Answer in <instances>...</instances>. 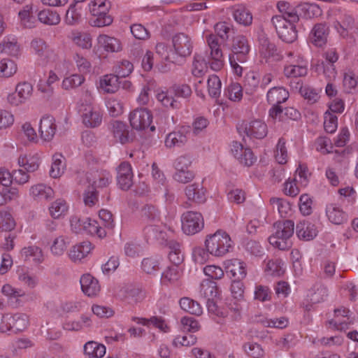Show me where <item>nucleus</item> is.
Returning a JSON list of instances; mask_svg holds the SVG:
<instances>
[{"mask_svg":"<svg viewBox=\"0 0 358 358\" xmlns=\"http://www.w3.org/2000/svg\"><path fill=\"white\" fill-rule=\"evenodd\" d=\"M88 9L94 17L92 26L102 27L113 22L112 17L108 15L110 3L106 0H89Z\"/></svg>","mask_w":358,"mask_h":358,"instance_id":"nucleus-5","label":"nucleus"},{"mask_svg":"<svg viewBox=\"0 0 358 358\" xmlns=\"http://www.w3.org/2000/svg\"><path fill=\"white\" fill-rule=\"evenodd\" d=\"M349 310L346 308H339L334 310V318L329 322L338 330H344L348 327L349 322Z\"/></svg>","mask_w":358,"mask_h":358,"instance_id":"nucleus-36","label":"nucleus"},{"mask_svg":"<svg viewBox=\"0 0 358 358\" xmlns=\"http://www.w3.org/2000/svg\"><path fill=\"white\" fill-rule=\"evenodd\" d=\"M71 43L83 50H90L92 47V36L87 31L73 29L68 35Z\"/></svg>","mask_w":358,"mask_h":358,"instance_id":"nucleus-16","label":"nucleus"},{"mask_svg":"<svg viewBox=\"0 0 358 358\" xmlns=\"http://www.w3.org/2000/svg\"><path fill=\"white\" fill-rule=\"evenodd\" d=\"M84 231L99 238H103L106 236L105 229L101 227L96 220L90 217L84 218Z\"/></svg>","mask_w":358,"mask_h":358,"instance_id":"nucleus-42","label":"nucleus"},{"mask_svg":"<svg viewBox=\"0 0 358 358\" xmlns=\"http://www.w3.org/2000/svg\"><path fill=\"white\" fill-rule=\"evenodd\" d=\"M182 229L187 235L199 232L204 227V220L201 213L196 211H187L181 217Z\"/></svg>","mask_w":358,"mask_h":358,"instance_id":"nucleus-10","label":"nucleus"},{"mask_svg":"<svg viewBox=\"0 0 358 358\" xmlns=\"http://www.w3.org/2000/svg\"><path fill=\"white\" fill-rule=\"evenodd\" d=\"M231 152L238 162L244 166H250L257 161V157L252 150L238 141L232 142Z\"/></svg>","mask_w":358,"mask_h":358,"instance_id":"nucleus-11","label":"nucleus"},{"mask_svg":"<svg viewBox=\"0 0 358 358\" xmlns=\"http://www.w3.org/2000/svg\"><path fill=\"white\" fill-rule=\"evenodd\" d=\"M289 96V92L284 87H273L267 93V101L273 106L280 105L286 101Z\"/></svg>","mask_w":358,"mask_h":358,"instance_id":"nucleus-38","label":"nucleus"},{"mask_svg":"<svg viewBox=\"0 0 358 358\" xmlns=\"http://www.w3.org/2000/svg\"><path fill=\"white\" fill-rule=\"evenodd\" d=\"M187 133V131L181 130L169 133L165 138V146L168 148H173L185 145L188 141Z\"/></svg>","mask_w":358,"mask_h":358,"instance_id":"nucleus-29","label":"nucleus"},{"mask_svg":"<svg viewBox=\"0 0 358 358\" xmlns=\"http://www.w3.org/2000/svg\"><path fill=\"white\" fill-rule=\"evenodd\" d=\"M179 303L183 310L190 314L199 316L203 313L202 307L199 303L191 298L183 297L180 299Z\"/></svg>","mask_w":358,"mask_h":358,"instance_id":"nucleus-47","label":"nucleus"},{"mask_svg":"<svg viewBox=\"0 0 358 358\" xmlns=\"http://www.w3.org/2000/svg\"><path fill=\"white\" fill-rule=\"evenodd\" d=\"M260 87V76L255 72L246 75L245 89L247 94H252Z\"/></svg>","mask_w":358,"mask_h":358,"instance_id":"nucleus-54","label":"nucleus"},{"mask_svg":"<svg viewBox=\"0 0 358 358\" xmlns=\"http://www.w3.org/2000/svg\"><path fill=\"white\" fill-rule=\"evenodd\" d=\"M315 225L308 221H302L296 224V234L300 239L310 241L317 234Z\"/></svg>","mask_w":358,"mask_h":358,"instance_id":"nucleus-30","label":"nucleus"},{"mask_svg":"<svg viewBox=\"0 0 358 358\" xmlns=\"http://www.w3.org/2000/svg\"><path fill=\"white\" fill-rule=\"evenodd\" d=\"M57 130L55 118L49 115H43L39 122L38 132L41 138L45 142L51 141Z\"/></svg>","mask_w":358,"mask_h":358,"instance_id":"nucleus-13","label":"nucleus"},{"mask_svg":"<svg viewBox=\"0 0 358 358\" xmlns=\"http://www.w3.org/2000/svg\"><path fill=\"white\" fill-rule=\"evenodd\" d=\"M80 282L83 292L89 297H95L101 292L99 280L89 273L83 275Z\"/></svg>","mask_w":358,"mask_h":358,"instance_id":"nucleus-19","label":"nucleus"},{"mask_svg":"<svg viewBox=\"0 0 358 358\" xmlns=\"http://www.w3.org/2000/svg\"><path fill=\"white\" fill-rule=\"evenodd\" d=\"M173 46L177 55L185 57L190 55L192 52V42L186 34L180 33L173 37Z\"/></svg>","mask_w":358,"mask_h":358,"instance_id":"nucleus-17","label":"nucleus"},{"mask_svg":"<svg viewBox=\"0 0 358 358\" xmlns=\"http://www.w3.org/2000/svg\"><path fill=\"white\" fill-rule=\"evenodd\" d=\"M222 83L220 78L216 75H211L207 80V92L210 96L217 97L220 95Z\"/></svg>","mask_w":358,"mask_h":358,"instance_id":"nucleus-56","label":"nucleus"},{"mask_svg":"<svg viewBox=\"0 0 358 358\" xmlns=\"http://www.w3.org/2000/svg\"><path fill=\"white\" fill-rule=\"evenodd\" d=\"M72 66L78 70L79 73L86 75L91 71V63L84 55L80 52L73 54L71 60Z\"/></svg>","mask_w":358,"mask_h":358,"instance_id":"nucleus-41","label":"nucleus"},{"mask_svg":"<svg viewBox=\"0 0 358 358\" xmlns=\"http://www.w3.org/2000/svg\"><path fill=\"white\" fill-rule=\"evenodd\" d=\"M1 52L13 57H18L21 53L20 45L15 37H5L0 43Z\"/></svg>","mask_w":358,"mask_h":358,"instance_id":"nucleus-37","label":"nucleus"},{"mask_svg":"<svg viewBox=\"0 0 358 358\" xmlns=\"http://www.w3.org/2000/svg\"><path fill=\"white\" fill-rule=\"evenodd\" d=\"M38 20L48 25H57L60 22L61 18L55 10L43 9L38 14Z\"/></svg>","mask_w":358,"mask_h":358,"instance_id":"nucleus-50","label":"nucleus"},{"mask_svg":"<svg viewBox=\"0 0 358 358\" xmlns=\"http://www.w3.org/2000/svg\"><path fill=\"white\" fill-rule=\"evenodd\" d=\"M29 194L35 200L46 201L54 196L55 192L48 185L43 183H37L31 186Z\"/></svg>","mask_w":358,"mask_h":358,"instance_id":"nucleus-25","label":"nucleus"},{"mask_svg":"<svg viewBox=\"0 0 358 358\" xmlns=\"http://www.w3.org/2000/svg\"><path fill=\"white\" fill-rule=\"evenodd\" d=\"M152 112L147 108H136L130 112L129 115V122L133 129L136 130L155 131V125L152 123Z\"/></svg>","mask_w":358,"mask_h":358,"instance_id":"nucleus-8","label":"nucleus"},{"mask_svg":"<svg viewBox=\"0 0 358 358\" xmlns=\"http://www.w3.org/2000/svg\"><path fill=\"white\" fill-rule=\"evenodd\" d=\"M17 163L27 172H34L39 168L41 158L38 153H23L18 157Z\"/></svg>","mask_w":358,"mask_h":358,"instance_id":"nucleus-22","label":"nucleus"},{"mask_svg":"<svg viewBox=\"0 0 358 358\" xmlns=\"http://www.w3.org/2000/svg\"><path fill=\"white\" fill-rule=\"evenodd\" d=\"M261 56L266 62L272 63L282 59V55L273 43H264L260 48Z\"/></svg>","mask_w":358,"mask_h":358,"instance_id":"nucleus-40","label":"nucleus"},{"mask_svg":"<svg viewBox=\"0 0 358 358\" xmlns=\"http://www.w3.org/2000/svg\"><path fill=\"white\" fill-rule=\"evenodd\" d=\"M233 15L235 20L241 24L247 26L252 23V15L251 13L243 6L236 7Z\"/></svg>","mask_w":358,"mask_h":358,"instance_id":"nucleus-52","label":"nucleus"},{"mask_svg":"<svg viewBox=\"0 0 358 358\" xmlns=\"http://www.w3.org/2000/svg\"><path fill=\"white\" fill-rule=\"evenodd\" d=\"M192 71L193 76L198 78H201L207 73V63L201 56L197 55L194 56Z\"/></svg>","mask_w":358,"mask_h":358,"instance_id":"nucleus-58","label":"nucleus"},{"mask_svg":"<svg viewBox=\"0 0 358 358\" xmlns=\"http://www.w3.org/2000/svg\"><path fill=\"white\" fill-rule=\"evenodd\" d=\"M299 20V15L294 10L286 12L282 15L272 18V22L279 37L286 43H292L296 39L297 34L295 23Z\"/></svg>","mask_w":358,"mask_h":358,"instance_id":"nucleus-1","label":"nucleus"},{"mask_svg":"<svg viewBox=\"0 0 358 358\" xmlns=\"http://www.w3.org/2000/svg\"><path fill=\"white\" fill-rule=\"evenodd\" d=\"M244 130L248 136L251 138L262 139L267 134V125L261 120H253L246 122Z\"/></svg>","mask_w":358,"mask_h":358,"instance_id":"nucleus-18","label":"nucleus"},{"mask_svg":"<svg viewBox=\"0 0 358 358\" xmlns=\"http://www.w3.org/2000/svg\"><path fill=\"white\" fill-rule=\"evenodd\" d=\"M173 96V92H170V88H159L155 90L157 100L166 108H176L178 107L179 103Z\"/></svg>","mask_w":358,"mask_h":358,"instance_id":"nucleus-34","label":"nucleus"},{"mask_svg":"<svg viewBox=\"0 0 358 358\" xmlns=\"http://www.w3.org/2000/svg\"><path fill=\"white\" fill-rule=\"evenodd\" d=\"M20 254L24 261L32 260L35 262H41L43 260L41 249L35 245L24 248Z\"/></svg>","mask_w":358,"mask_h":358,"instance_id":"nucleus-48","label":"nucleus"},{"mask_svg":"<svg viewBox=\"0 0 358 358\" xmlns=\"http://www.w3.org/2000/svg\"><path fill=\"white\" fill-rule=\"evenodd\" d=\"M206 42L210 50L208 57L210 68L214 71H219L223 68L224 60L218 38L215 35L210 34L206 36Z\"/></svg>","mask_w":358,"mask_h":358,"instance_id":"nucleus-7","label":"nucleus"},{"mask_svg":"<svg viewBox=\"0 0 358 358\" xmlns=\"http://www.w3.org/2000/svg\"><path fill=\"white\" fill-rule=\"evenodd\" d=\"M96 51L103 50L108 53L118 52L122 49L121 41L107 34H100L96 39Z\"/></svg>","mask_w":358,"mask_h":358,"instance_id":"nucleus-14","label":"nucleus"},{"mask_svg":"<svg viewBox=\"0 0 358 358\" xmlns=\"http://www.w3.org/2000/svg\"><path fill=\"white\" fill-rule=\"evenodd\" d=\"M133 173L131 164L124 162L118 168L117 182L120 188L124 190L129 189L132 185Z\"/></svg>","mask_w":358,"mask_h":358,"instance_id":"nucleus-23","label":"nucleus"},{"mask_svg":"<svg viewBox=\"0 0 358 358\" xmlns=\"http://www.w3.org/2000/svg\"><path fill=\"white\" fill-rule=\"evenodd\" d=\"M30 51L32 54L43 60L48 59L52 53V50L45 41L39 37L34 38L31 40L30 43Z\"/></svg>","mask_w":358,"mask_h":358,"instance_id":"nucleus-24","label":"nucleus"},{"mask_svg":"<svg viewBox=\"0 0 358 358\" xmlns=\"http://www.w3.org/2000/svg\"><path fill=\"white\" fill-rule=\"evenodd\" d=\"M201 325L198 320L192 317L185 316L180 320V329L184 332L195 333L199 331Z\"/></svg>","mask_w":358,"mask_h":358,"instance_id":"nucleus-61","label":"nucleus"},{"mask_svg":"<svg viewBox=\"0 0 358 358\" xmlns=\"http://www.w3.org/2000/svg\"><path fill=\"white\" fill-rule=\"evenodd\" d=\"M224 96L231 101H240L243 96L242 86L238 83H231L224 90Z\"/></svg>","mask_w":358,"mask_h":358,"instance_id":"nucleus-53","label":"nucleus"},{"mask_svg":"<svg viewBox=\"0 0 358 358\" xmlns=\"http://www.w3.org/2000/svg\"><path fill=\"white\" fill-rule=\"evenodd\" d=\"M192 160L187 155L178 157L175 162L174 167L176 172L174 179L181 183H187L194 178V173L191 169Z\"/></svg>","mask_w":358,"mask_h":358,"instance_id":"nucleus-9","label":"nucleus"},{"mask_svg":"<svg viewBox=\"0 0 358 358\" xmlns=\"http://www.w3.org/2000/svg\"><path fill=\"white\" fill-rule=\"evenodd\" d=\"M310 40L316 46L321 47L327 41V27L323 24H316L310 34Z\"/></svg>","mask_w":358,"mask_h":358,"instance_id":"nucleus-46","label":"nucleus"},{"mask_svg":"<svg viewBox=\"0 0 358 358\" xmlns=\"http://www.w3.org/2000/svg\"><path fill=\"white\" fill-rule=\"evenodd\" d=\"M93 249L92 243L83 241L71 247L69 252V257L73 262H80L92 252Z\"/></svg>","mask_w":358,"mask_h":358,"instance_id":"nucleus-20","label":"nucleus"},{"mask_svg":"<svg viewBox=\"0 0 358 358\" xmlns=\"http://www.w3.org/2000/svg\"><path fill=\"white\" fill-rule=\"evenodd\" d=\"M85 80V76L80 73H73L64 78L62 85L64 90H69L80 86Z\"/></svg>","mask_w":358,"mask_h":358,"instance_id":"nucleus-57","label":"nucleus"},{"mask_svg":"<svg viewBox=\"0 0 358 358\" xmlns=\"http://www.w3.org/2000/svg\"><path fill=\"white\" fill-rule=\"evenodd\" d=\"M275 232L268 238L269 243L281 250L292 247V237L294 234V223L292 220H284L274 224Z\"/></svg>","mask_w":358,"mask_h":358,"instance_id":"nucleus-4","label":"nucleus"},{"mask_svg":"<svg viewBox=\"0 0 358 358\" xmlns=\"http://www.w3.org/2000/svg\"><path fill=\"white\" fill-rule=\"evenodd\" d=\"M69 208V205L64 199H57L50 203L48 211L53 219H59L67 214Z\"/></svg>","mask_w":358,"mask_h":358,"instance_id":"nucleus-39","label":"nucleus"},{"mask_svg":"<svg viewBox=\"0 0 358 358\" xmlns=\"http://www.w3.org/2000/svg\"><path fill=\"white\" fill-rule=\"evenodd\" d=\"M84 352L92 358H101L106 354V347L94 341H89L84 345Z\"/></svg>","mask_w":358,"mask_h":358,"instance_id":"nucleus-49","label":"nucleus"},{"mask_svg":"<svg viewBox=\"0 0 358 358\" xmlns=\"http://www.w3.org/2000/svg\"><path fill=\"white\" fill-rule=\"evenodd\" d=\"M104 103L109 115L111 117H119L124 112V103L118 96L105 98Z\"/></svg>","mask_w":358,"mask_h":358,"instance_id":"nucleus-26","label":"nucleus"},{"mask_svg":"<svg viewBox=\"0 0 358 358\" xmlns=\"http://www.w3.org/2000/svg\"><path fill=\"white\" fill-rule=\"evenodd\" d=\"M18 15L20 23L24 27L30 29L35 27L36 20L33 15V6L31 4L24 6L20 10Z\"/></svg>","mask_w":358,"mask_h":358,"instance_id":"nucleus-44","label":"nucleus"},{"mask_svg":"<svg viewBox=\"0 0 358 358\" xmlns=\"http://www.w3.org/2000/svg\"><path fill=\"white\" fill-rule=\"evenodd\" d=\"M206 189L199 184L193 183L185 187V194L188 200L196 203L206 201Z\"/></svg>","mask_w":358,"mask_h":358,"instance_id":"nucleus-31","label":"nucleus"},{"mask_svg":"<svg viewBox=\"0 0 358 358\" xmlns=\"http://www.w3.org/2000/svg\"><path fill=\"white\" fill-rule=\"evenodd\" d=\"M275 158L278 164H285L288 160V152L286 147V141L284 138H280L276 145L275 151Z\"/></svg>","mask_w":358,"mask_h":358,"instance_id":"nucleus-60","label":"nucleus"},{"mask_svg":"<svg viewBox=\"0 0 358 358\" xmlns=\"http://www.w3.org/2000/svg\"><path fill=\"white\" fill-rule=\"evenodd\" d=\"M147 297V292L138 287L127 289L124 292L122 299L128 303H137L142 302Z\"/></svg>","mask_w":358,"mask_h":358,"instance_id":"nucleus-45","label":"nucleus"},{"mask_svg":"<svg viewBox=\"0 0 358 358\" xmlns=\"http://www.w3.org/2000/svg\"><path fill=\"white\" fill-rule=\"evenodd\" d=\"M85 97L87 103H83L79 108L82 122L87 128L99 127L103 122V111L99 105L93 103L91 92L86 90Z\"/></svg>","mask_w":358,"mask_h":358,"instance_id":"nucleus-2","label":"nucleus"},{"mask_svg":"<svg viewBox=\"0 0 358 358\" xmlns=\"http://www.w3.org/2000/svg\"><path fill=\"white\" fill-rule=\"evenodd\" d=\"M119 88V78L113 74H106L101 77L97 85L99 92L103 94H115Z\"/></svg>","mask_w":358,"mask_h":358,"instance_id":"nucleus-21","label":"nucleus"},{"mask_svg":"<svg viewBox=\"0 0 358 358\" xmlns=\"http://www.w3.org/2000/svg\"><path fill=\"white\" fill-rule=\"evenodd\" d=\"M66 169V159L61 153H55L52 157V164L49 171L52 178H59Z\"/></svg>","mask_w":358,"mask_h":358,"instance_id":"nucleus-35","label":"nucleus"},{"mask_svg":"<svg viewBox=\"0 0 358 358\" xmlns=\"http://www.w3.org/2000/svg\"><path fill=\"white\" fill-rule=\"evenodd\" d=\"M307 67L305 64H290L284 69V74L287 78H297L306 76Z\"/></svg>","mask_w":358,"mask_h":358,"instance_id":"nucleus-62","label":"nucleus"},{"mask_svg":"<svg viewBox=\"0 0 358 358\" xmlns=\"http://www.w3.org/2000/svg\"><path fill=\"white\" fill-rule=\"evenodd\" d=\"M263 270L267 275L280 276L284 274L285 268L281 259L274 258L266 259L264 261Z\"/></svg>","mask_w":358,"mask_h":358,"instance_id":"nucleus-28","label":"nucleus"},{"mask_svg":"<svg viewBox=\"0 0 358 358\" xmlns=\"http://www.w3.org/2000/svg\"><path fill=\"white\" fill-rule=\"evenodd\" d=\"M327 216L329 220L335 224H341L348 220L347 214L334 204L327 206Z\"/></svg>","mask_w":358,"mask_h":358,"instance_id":"nucleus-43","label":"nucleus"},{"mask_svg":"<svg viewBox=\"0 0 358 358\" xmlns=\"http://www.w3.org/2000/svg\"><path fill=\"white\" fill-rule=\"evenodd\" d=\"M145 224L143 232L148 237L155 236L160 231V219L158 209L154 206H146L142 210Z\"/></svg>","mask_w":358,"mask_h":358,"instance_id":"nucleus-6","label":"nucleus"},{"mask_svg":"<svg viewBox=\"0 0 358 358\" xmlns=\"http://www.w3.org/2000/svg\"><path fill=\"white\" fill-rule=\"evenodd\" d=\"M270 204L277 210L281 217H288L292 214V210L289 201L284 199L273 197L270 199Z\"/></svg>","mask_w":358,"mask_h":358,"instance_id":"nucleus-51","label":"nucleus"},{"mask_svg":"<svg viewBox=\"0 0 358 358\" xmlns=\"http://www.w3.org/2000/svg\"><path fill=\"white\" fill-rule=\"evenodd\" d=\"M231 50L232 54L230 56H234L239 62H245L250 50L247 38L243 36L234 38Z\"/></svg>","mask_w":358,"mask_h":358,"instance_id":"nucleus-15","label":"nucleus"},{"mask_svg":"<svg viewBox=\"0 0 358 358\" xmlns=\"http://www.w3.org/2000/svg\"><path fill=\"white\" fill-rule=\"evenodd\" d=\"M17 71L15 62L10 59H3L0 61V77L10 78Z\"/></svg>","mask_w":358,"mask_h":358,"instance_id":"nucleus-55","label":"nucleus"},{"mask_svg":"<svg viewBox=\"0 0 358 358\" xmlns=\"http://www.w3.org/2000/svg\"><path fill=\"white\" fill-rule=\"evenodd\" d=\"M205 246L211 255L221 257L232 250L234 243L226 231L217 230L214 234L206 236Z\"/></svg>","mask_w":358,"mask_h":358,"instance_id":"nucleus-3","label":"nucleus"},{"mask_svg":"<svg viewBox=\"0 0 358 358\" xmlns=\"http://www.w3.org/2000/svg\"><path fill=\"white\" fill-rule=\"evenodd\" d=\"M200 294L208 299V301H215L219 298L220 291L217 284L208 279L203 280L200 285Z\"/></svg>","mask_w":358,"mask_h":358,"instance_id":"nucleus-33","label":"nucleus"},{"mask_svg":"<svg viewBox=\"0 0 358 358\" xmlns=\"http://www.w3.org/2000/svg\"><path fill=\"white\" fill-rule=\"evenodd\" d=\"M111 177L107 172H96L92 178H89L90 183H92V189L96 187H103L108 185Z\"/></svg>","mask_w":358,"mask_h":358,"instance_id":"nucleus-59","label":"nucleus"},{"mask_svg":"<svg viewBox=\"0 0 358 358\" xmlns=\"http://www.w3.org/2000/svg\"><path fill=\"white\" fill-rule=\"evenodd\" d=\"M132 320L137 324H142L143 326H153L154 327L164 333L169 332L170 331V327L168 325L166 320L162 317L153 316L148 319L144 317H134Z\"/></svg>","mask_w":358,"mask_h":358,"instance_id":"nucleus-27","label":"nucleus"},{"mask_svg":"<svg viewBox=\"0 0 358 358\" xmlns=\"http://www.w3.org/2000/svg\"><path fill=\"white\" fill-rule=\"evenodd\" d=\"M223 266L227 274L235 280H243L247 275L246 264L239 259H227Z\"/></svg>","mask_w":358,"mask_h":358,"instance_id":"nucleus-12","label":"nucleus"},{"mask_svg":"<svg viewBox=\"0 0 358 358\" xmlns=\"http://www.w3.org/2000/svg\"><path fill=\"white\" fill-rule=\"evenodd\" d=\"M12 327L17 331H23L29 325V317L25 313H17L12 315Z\"/></svg>","mask_w":358,"mask_h":358,"instance_id":"nucleus-63","label":"nucleus"},{"mask_svg":"<svg viewBox=\"0 0 358 358\" xmlns=\"http://www.w3.org/2000/svg\"><path fill=\"white\" fill-rule=\"evenodd\" d=\"M111 131L117 142L125 144L129 142V131L128 127L121 121H114L111 124Z\"/></svg>","mask_w":358,"mask_h":358,"instance_id":"nucleus-32","label":"nucleus"},{"mask_svg":"<svg viewBox=\"0 0 358 358\" xmlns=\"http://www.w3.org/2000/svg\"><path fill=\"white\" fill-rule=\"evenodd\" d=\"M160 261L157 257L144 258L141 263L142 269L148 274H154L160 268Z\"/></svg>","mask_w":358,"mask_h":358,"instance_id":"nucleus-64","label":"nucleus"}]
</instances>
